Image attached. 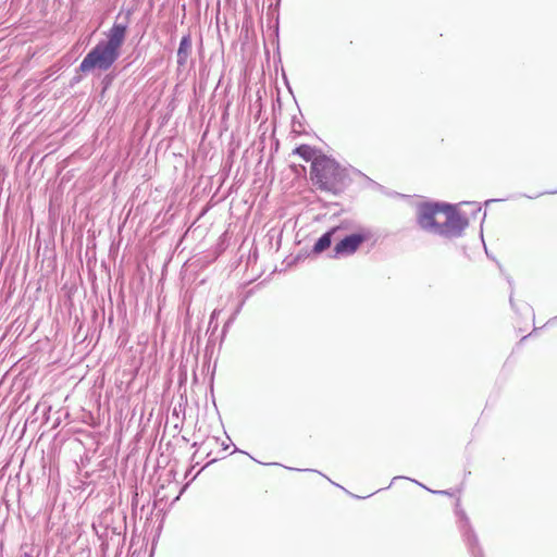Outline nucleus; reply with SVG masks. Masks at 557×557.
Segmentation results:
<instances>
[{
  "mask_svg": "<svg viewBox=\"0 0 557 557\" xmlns=\"http://www.w3.org/2000/svg\"><path fill=\"white\" fill-rule=\"evenodd\" d=\"M127 32V23H114L106 33L107 39L100 40L83 59L78 66L82 73H88L95 69L106 72L111 69L120 58Z\"/></svg>",
  "mask_w": 557,
  "mask_h": 557,
  "instance_id": "f257e3e1",
  "label": "nucleus"
},
{
  "mask_svg": "<svg viewBox=\"0 0 557 557\" xmlns=\"http://www.w3.org/2000/svg\"><path fill=\"white\" fill-rule=\"evenodd\" d=\"M310 178L318 189L333 195L343 193L351 182L347 168L324 153L313 160Z\"/></svg>",
  "mask_w": 557,
  "mask_h": 557,
  "instance_id": "f03ea898",
  "label": "nucleus"
},
{
  "mask_svg": "<svg viewBox=\"0 0 557 557\" xmlns=\"http://www.w3.org/2000/svg\"><path fill=\"white\" fill-rule=\"evenodd\" d=\"M443 213L446 215V221L440 223L435 235L448 239L461 237L469 225L468 218L449 203H447Z\"/></svg>",
  "mask_w": 557,
  "mask_h": 557,
  "instance_id": "7ed1b4c3",
  "label": "nucleus"
},
{
  "mask_svg": "<svg viewBox=\"0 0 557 557\" xmlns=\"http://www.w3.org/2000/svg\"><path fill=\"white\" fill-rule=\"evenodd\" d=\"M455 512L458 517L457 527L471 557H484L478 534L475 533L469 517L457 500Z\"/></svg>",
  "mask_w": 557,
  "mask_h": 557,
  "instance_id": "20e7f679",
  "label": "nucleus"
},
{
  "mask_svg": "<svg viewBox=\"0 0 557 557\" xmlns=\"http://www.w3.org/2000/svg\"><path fill=\"white\" fill-rule=\"evenodd\" d=\"M447 203L422 202L417 206V223L425 232L436 234L440 225L435 216L445 211Z\"/></svg>",
  "mask_w": 557,
  "mask_h": 557,
  "instance_id": "39448f33",
  "label": "nucleus"
},
{
  "mask_svg": "<svg viewBox=\"0 0 557 557\" xmlns=\"http://www.w3.org/2000/svg\"><path fill=\"white\" fill-rule=\"evenodd\" d=\"M369 237L368 233H355L343 236L334 247L333 258L350 256L357 251L359 246Z\"/></svg>",
  "mask_w": 557,
  "mask_h": 557,
  "instance_id": "423d86ee",
  "label": "nucleus"
},
{
  "mask_svg": "<svg viewBox=\"0 0 557 557\" xmlns=\"http://www.w3.org/2000/svg\"><path fill=\"white\" fill-rule=\"evenodd\" d=\"M193 49V41H191V35L187 33L184 35L180 41V46L176 53V62L180 67H183L186 65L188 58L191 54Z\"/></svg>",
  "mask_w": 557,
  "mask_h": 557,
  "instance_id": "0eeeda50",
  "label": "nucleus"
},
{
  "mask_svg": "<svg viewBox=\"0 0 557 557\" xmlns=\"http://www.w3.org/2000/svg\"><path fill=\"white\" fill-rule=\"evenodd\" d=\"M338 234V228H330L327 232L322 234L315 242L312 248L313 253H321L326 250L333 240V237Z\"/></svg>",
  "mask_w": 557,
  "mask_h": 557,
  "instance_id": "6e6552de",
  "label": "nucleus"
},
{
  "mask_svg": "<svg viewBox=\"0 0 557 557\" xmlns=\"http://www.w3.org/2000/svg\"><path fill=\"white\" fill-rule=\"evenodd\" d=\"M294 153L299 156L306 162L313 163V160L318 158L319 153H322L320 150L309 146V145H300L295 148Z\"/></svg>",
  "mask_w": 557,
  "mask_h": 557,
  "instance_id": "1a4fd4ad",
  "label": "nucleus"
},
{
  "mask_svg": "<svg viewBox=\"0 0 557 557\" xmlns=\"http://www.w3.org/2000/svg\"><path fill=\"white\" fill-rule=\"evenodd\" d=\"M245 301L246 299L244 298L238 305L237 307L235 308L234 312L231 314V317L227 319V321L224 323L223 325V336L225 335L226 331L228 330V327L235 322L237 315L239 314V312L242 311L244 305H245Z\"/></svg>",
  "mask_w": 557,
  "mask_h": 557,
  "instance_id": "9d476101",
  "label": "nucleus"
},
{
  "mask_svg": "<svg viewBox=\"0 0 557 557\" xmlns=\"http://www.w3.org/2000/svg\"><path fill=\"white\" fill-rule=\"evenodd\" d=\"M221 313V309H214L210 315V320H209V327L208 330H212V333H214V331L218 329V317L220 315Z\"/></svg>",
  "mask_w": 557,
  "mask_h": 557,
  "instance_id": "9b49d317",
  "label": "nucleus"
},
{
  "mask_svg": "<svg viewBox=\"0 0 557 557\" xmlns=\"http://www.w3.org/2000/svg\"><path fill=\"white\" fill-rule=\"evenodd\" d=\"M355 227L354 223L351 221H343L339 225L337 226H334L333 228H338V233H341L342 231H349V230H352Z\"/></svg>",
  "mask_w": 557,
  "mask_h": 557,
  "instance_id": "f8f14e48",
  "label": "nucleus"
},
{
  "mask_svg": "<svg viewBox=\"0 0 557 557\" xmlns=\"http://www.w3.org/2000/svg\"><path fill=\"white\" fill-rule=\"evenodd\" d=\"M400 479L410 480V479H409V478H407V476H401V475L394 476V478H393V480H392V482H391V484H389L388 486H386L384 490L389 488V486H391V485H392L396 480H400ZM382 490H383V488H380V490H377L376 492H380V491H382Z\"/></svg>",
  "mask_w": 557,
  "mask_h": 557,
  "instance_id": "ddd939ff",
  "label": "nucleus"
},
{
  "mask_svg": "<svg viewBox=\"0 0 557 557\" xmlns=\"http://www.w3.org/2000/svg\"><path fill=\"white\" fill-rule=\"evenodd\" d=\"M509 302H510V306L513 310H517L516 309V305H515V300H513V292L511 290L510 293V296H509Z\"/></svg>",
  "mask_w": 557,
  "mask_h": 557,
  "instance_id": "4468645a",
  "label": "nucleus"
},
{
  "mask_svg": "<svg viewBox=\"0 0 557 557\" xmlns=\"http://www.w3.org/2000/svg\"><path fill=\"white\" fill-rule=\"evenodd\" d=\"M216 438L215 437H212L210 440H208L207 442L202 443L201 446H206V445H211V444H215L216 443Z\"/></svg>",
  "mask_w": 557,
  "mask_h": 557,
  "instance_id": "2eb2a0df",
  "label": "nucleus"
},
{
  "mask_svg": "<svg viewBox=\"0 0 557 557\" xmlns=\"http://www.w3.org/2000/svg\"><path fill=\"white\" fill-rule=\"evenodd\" d=\"M554 193H555V191H545V194H554ZM541 195H544V193H541V194H539V195H536V196H528V198H530V199H534V198H536V197H539V196H541Z\"/></svg>",
  "mask_w": 557,
  "mask_h": 557,
  "instance_id": "dca6fc26",
  "label": "nucleus"
},
{
  "mask_svg": "<svg viewBox=\"0 0 557 557\" xmlns=\"http://www.w3.org/2000/svg\"><path fill=\"white\" fill-rule=\"evenodd\" d=\"M429 491V488H426ZM431 492V490H430ZM432 493L434 494H445V495H448L449 493L447 491H432Z\"/></svg>",
  "mask_w": 557,
  "mask_h": 557,
  "instance_id": "f3484780",
  "label": "nucleus"
},
{
  "mask_svg": "<svg viewBox=\"0 0 557 557\" xmlns=\"http://www.w3.org/2000/svg\"><path fill=\"white\" fill-rule=\"evenodd\" d=\"M290 470H295L294 468H289ZM297 471H302L301 469H296ZM304 471H309V472H318L317 470H312V469H305Z\"/></svg>",
  "mask_w": 557,
  "mask_h": 557,
  "instance_id": "a211bd4d",
  "label": "nucleus"
},
{
  "mask_svg": "<svg viewBox=\"0 0 557 557\" xmlns=\"http://www.w3.org/2000/svg\"><path fill=\"white\" fill-rule=\"evenodd\" d=\"M21 557H34L32 553L25 552Z\"/></svg>",
  "mask_w": 557,
  "mask_h": 557,
  "instance_id": "6ab92c4d",
  "label": "nucleus"
},
{
  "mask_svg": "<svg viewBox=\"0 0 557 557\" xmlns=\"http://www.w3.org/2000/svg\"><path fill=\"white\" fill-rule=\"evenodd\" d=\"M411 481H412L413 483H416V484H418V485L422 486L423 488H426L423 484L419 483L417 480H411Z\"/></svg>",
  "mask_w": 557,
  "mask_h": 557,
  "instance_id": "aec40b11",
  "label": "nucleus"
},
{
  "mask_svg": "<svg viewBox=\"0 0 557 557\" xmlns=\"http://www.w3.org/2000/svg\"><path fill=\"white\" fill-rule=\"evenodd\" d=\"M215 460H216V458H211V459L208 461L207 466H208V465H210V463H212V462H214Z\"/></svg>",
  "mask_w": 557,
  "mask_h": 557,
  "instance_id": "412c9836",
  "label": "nucleus"
},
{
  "mask_svg": "<svg viewBox=\"0 0 557 557\" xmlns=\"http://www.w3.org/2000/svg\"><path fill=\"white\" fill-rule=\"evenodd\" d=\"M373 495H375V492H372V493H370V494L366 495V498H369V497H371V496H373Z\"/></svg>",
  "mask_w": 557,
  "mask_h": 557,
  "instance_id": "4be33fe9",
  "label": "nucleus"
},
{
  "mask_svg": "<svg viewBox=\"0 0 557 557\" xmlns=\"http://www.w3.org/2000/svg\"><path fill=\"white\" fill-rule=\"evenodd\" d=\"M373 495H375V492H372V493H370V494L366 495V498H369V497H371V496H373Z\"/></svg>",
  "mask_w": 557,
  "mask_h": 557,
  "instance_id": "5701e85b",
  "label": "nucleus"
},
{
  "mask_svg": "<svg viewBox=\"0 0 557 557\" xmlns=\"http://www.w3.org/2000/svg\"><path fill=\"white\" fill-rule=\"evenodd\" d=\"M373 495H375V492H372V493H370V494L366 495V498H369V497H371V496H373Z\"/></svg>",
  "mask_w": 557,
  "mask_h": 557,
  "instance_id": "b1692460",
  "label": "nucleus"
},
{
  "mask_svg": "<svg viewBox=\"0 0 557 557\" xmlns=\"http://www.w3.org/2000/svg\"><path fill=\"white\" fill-rule=\"evenodd\" d=\"M373 495H375V492H372V493H370V494L366 495V498H369V497H371V496H373Z\"/></svg>",
  "mask_w": 557,
  "mask_h": 557,
  "instance_id": "393cba45",
  "label": "nucleus"
},
{
  "mask_svg": "<svg viewBox=\"0 0 557 557\" xmlns=\"http://www.w3.org/2000/svg\"><path fill=\"white\" fill-rule=\"evenodd\" d=\"M493 201H495V200L494 199H490V200L486 201V203H490V202H493Z\"/></svg>",
  "mask_w": 557,
  "mask_h": 557,
  "instance_id": "a878e982",
  "label": "nucleus"
},
{
  "mask_svg": "<svg viewBox=\"0 0 557 557\" xmlns=\"http://www.w3.org/2000/svg\"><path fill=\"white\" fill-rule=\"evenodd\" d=\"M352 496H354L355 498H361V497H360V496H358V495H352Z\"/></svg>",
  "mask_w": 557,
  "mask_h": 557,
  "instance_id": "bb28decb",
  "label": "nucleus"
},
{
  "mask_svg": "<svg viewBox=\"0 0 557 557\" xmlns=\"http://www.w3.org/2000/svg\"><path fill=\"white\" fill-rule=\"evenodd\" d=\"M554 319H556V320H557V315H556Z\"/></svg>",
  "mask_w": 557,
  "mask_h": 557,
  "instance_id": "cd10ccee",
  "label": "nucleus"
}]
</instances>
